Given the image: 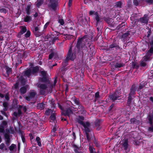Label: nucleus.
Here are the masks:
<instances>
[{"mask_svg": "<svg viewBox=\"0 0 153 153\" xmlns=\"http://www.w3.org/2000/svg\"><path fill=\"white\" fill-rule=\"evenodd\" d=\"M78 112L79 114H86V111L84 107L82 105H80L78 107Z\"/></svg>", "mask_w": 153, "mask_h": 153, "instance_id": "obj_13", "label": "nucleus"}, {"mask_svg": "<svg viewBox=\"0 0 153 153\" xmlns=\"http://www.w3.org/2000/svg\"><path fill=\"white\" fill-rule=\"evenodd\" d=\"M59 39L58 37H54V36H53L51 39L49 40V43L50 45H53L55 43L57 40H58Z\"/></svg>", "mask_w": 153, "mask_h": 153, "instance_id": "obj_25", "label": "nucleus"}, {"mask_svg": "<svg viewBox=\"0 0 153 153\" xmlns=\"http://www.w3.org/2000/svg\"><path fill=\"white\" fill-rule=\"evenodd\" d=\"M125 65V64L124 63L116 62L114 66L115 68H120L124 66Z\"/></svg>", "mask_w": 153, "mask_h": 153, "instance_id": "obj_34", "label": "nucleus"}, {"mask_svg": "<svg viewBox=\"0 0 153 153\" xmlns=\"http://www.w3.org/2000/svg\"><path fill=\"white\" fill-rule=\"evenodd\" d=\"M49 3L48 4V7L56 11L58 3L59 0H48Z\"/></svg>", "mask_w": 153, "mask_h": 153, "instance_id": "obj_7", "label": "nucleus"}, {"mask_svg": "<svg viewBox=\"0 0 153 153\" xmlns=\"http://www.w3.org/2000/svg\"><path fill=\"white\" fill-rule=\"evenodd\" d=\"M84 119V117L79 115L76 118V121L78 123L82 125L84 128L87 139L88 142H90L91 141V138L89 134L90 130L89 128L90 126V123L89 122L87 121L85 123L83 122Z\"/></svg>", "mask_w": 153, "mask_h": 153, "instance_id": "obj_1", "label": "nucleus"}, {"mask_svg": "<svg viewBox=\"0 0 153 153\" xmlns=\"http://www.w3.org/2000/svg\"><path fill=\"white\" fill-rule=\"evenodd\" d=\"M27 27L25 26H22V28L20 31L21 34L22 35L27 31Z\"/></svg>", "mask_w": 153, "mask_h": 153, "instance_id": "obj_42", "label": "nucleus"}, {"mask_svg": "<svg viewBox=\"0 0 153 153\" xmlns=\"http://www.w3.org/2000/svg\"><path fill=\"white\" fill-rule=\"evenodd\" d=\"M28 53L27 51H24L22 54V56L23 57L26 58L28 56Z\"/></svg>", "mask_w": 153, "mask_h": 153, "instance_id": "obj_60", "label": "nucleus"}, {"mask_svg": "<svg viewBox=\"0 0 153 153\" xmlns=\"http://www.w3.org/2000/svg\"><path fill=\"white\" fill-rule=\"evenodd\" d=\"M31 2H30L25 7V11L27 15H29L31 13V7L32 6Z\"/></svg>", "mask_w": 153, "mask_h": 153, "instance_id": "obj_15", "label": "nucleus"}, {"mask_svg": "<svg viewBox=\"0 0 153 153\" xmlns=\"http://www.w3.org/2000/svg\"><path fill=\"white\" fill-rule=\"evenodd\" d=\"M31 35V33L30 30H27L26 33L25 34V37L26 38H28Z\"/></svg>", "mask_w": 153, "mask_h": 153, "instance_id": "obj_59", "label": "nucleus"}, {"mask_svg": "<svg viewBox=\"0 0 153 153\" xmlns=\"http://www.w3.org/2000/svg\"><path fill=\"white\" fill-rule=\"evenodd\" d=\"M63 35L64 36V38L66 40H70L73 37V35L70 34H64Z\"/></svg>", "mask_w": 153, "mask_h": 153, "instance_id": "obj_43", "label": "nucleus"}, {"mask_svg": "<svg viewBox=\"0 0 153 153\" xmlns=\"http://www.w3.org/2000/svg\"><path fill=\"white\" fill-rule=\"evenodd\" d=\"M93 14L95 15V19L96 20V25L97 26L99 23L101 21V19L100 17V16L98 12H95L94 10H91L89 13V15L90 16H92Z\"/></svg>", "mask_w": 153, "mask_h": 153, "instance_id": "obj_6", "label": "nucleus"}, {"mask_svg": "<svg viewBox=\"0 0 153 153\" xmlns=\"http://www.w3.org/2000/svg\"><path fill=\"white\" fill-rule=\"evenodd\" d=\"M151 56H149V55L147 54V53H146V55L143 58V61L146 62L149 60L150 59Z\"/></svg>", "mask_w": 153, "mask_h": 153, "instance_id": "obj_37", "label": "nucleus"}, {"mask_svg": "<svg viewBox=\"0 0 153 153\" xmlns=\"http://www.w3.org/2000/svg\"><path fill=\"white\" fill-rule=\"evenodd\" d=\"M18 112L15 111L13 113V115L16 117H19L22 114L21 109L20 108H17Z\"/></svg>", "mask_w": 153, "mask_h": 153, "instance_id": "obj_29", "label": "nucleus"}, {"mask_svg": "<svg viewBox=\"0 0 153 153\" xmlns=\"http://www.w3.org/2000/svg\"><path fill=\"white\" fill-rule=\"evenodd\" d=\"M147 54L149 55V56H152L153 54V46H151L149 49L146 53Z\"/></svg>", "mask_w": 153, "mask_h": 153, "instance_id": "obj_40", "label": "nucleus"}, {"mask_svg": "<svg viewBox=\"0 0 153 153\" xmlns=\"http://www.w3.org/2000/svg\"><path fill=\"white\" fill-rule=\"evenodd\" d=\"M49 102L50 104V105L52 108L53 109L56 108L55 102L53 99H50L49 101Z\"/></svg>", "mask_w": 153, "mask_h": 153, "instance_id": "obj_28", "label": "nucleus"}, {"mask_svg": "<svg viewBox=\"0 0 153 153\" xmlns=\"http://www.w3.org/2000/svg\"><path fill=\"white\" fill-rule=\"evenodd\" d=\"M43 0H37L36 2V5L37 7L39 8L43 4Z\"/></svg>", "mask_w": 153, "mask_h": 153, "instance_id": "obj_36", "label": "nucleus"}, {"mask_svg": "<svg viewBox=\"0 0 153 153\" xmlns=\"http://www.w3.org/2000/svg\"><path fill=\"white\" fill-rule=\"evenodd\" d=\"M16 149V146L14 144H12L9 147V149L10 151H12L14 149Z\"/></svg>", "mask_w": 153, "mask_h": 153, "instance_id": "obj_50", "label": "nucleus"}, {"mask_svg": "<svg viewBox=\"0 0 153 153\" xmlns=\"http://www.w3.org/2000/svg\"><path fill=\"white\" fill-rule=\"evenodd\" d=\"M27 88L25 86L21 87L20 89V91L21 94H24L26 93Z\"/></svg>", "mask_w": 153, "mask_h": 153, "instance_id": "obj_33", "label": "nucleus"}, {"mask_svg": "<svg viewBox=\"0 0 153 153\" xmlns=\"http://www.w3.org/2000/svg\"><path fill=\"white\" fill-rule=\"evenodd\" d=\"M39 80L42 82L47 83L48 84H50V81L47 76H42V77H40Z\"/></svg>", "mask_w": 153, "mask_h": 153, "instance_id": "obj_16", "label": "nucleus"}, {"mask_svg": "<svg viewBox=\"0 0 153 153\" xmlns=\"http://www.w3.org/2000/svg\"><path fill=\"white\" fill-rule=\"evenodd\" d=\"M56 130V128L55 127H54L51 130L52 133H53V134H51V135L53 136H55L56 135L55 133Z\"/></svg>", "mask_w": 153, "mask_h": 153, "instance_id": "obj_51", "label": "nucleus"}, {"mask_svg": "<svg viewBox=\"0 0 153 153\" xmlns=\"http://www.w3.org/2000/svg\"><path fill=\"white\" fill-rule=\"evenodd\" d=\"M122 146L124 150H126L128 149V140L125 139L122 143Z\"/></svg>", "mask_w": 153, "mask_h": 153, "instance_id": "obj_21", "label": "nucleus"}, {"mask_svg": "<svg viewBox=\"0 0 153 153\" xmlns=\"http://www.w3.org/2000/svg\"><path fill=\"white\" fill-rule=\"evenodd\" d=\"M122 49V48L119 45V43L116 42V40L114 39L113 42L108 46L107 48L105 50L108 53H116L117 50Z\"/></svg>", "mask_w": 153, "mask_h": 153, "instance_id": "obj_2", "label": "nucleus"}, {"mask_svg": "<svg viewBox=\"0 0 153 153\" xmlns=\"http://www.w3.org/2000/svg\"><path fill=\"white\" fill-rule=\"evenodd\" d=\"M136 90V85L134 84H133L130 88V92L128 95L134 97Z\"/></svg>", "mask_w": 153, "mask_h": 153, "instance_id": "obj_11", "label": "nucleus"}, {"mask_svg": "<svg viewBox=\"0 0 153 153\" xmlns=\"http://www.w3.org/2000/svg\"><path fill=\"white\" fill-rule=\"evenodd\" d=\"M56 118L55 115L54 114H52L50 117L51 120L53 121H54L55 120H56Z\"/></svg>", "mask_w": 153, "mask_h": 153, "instance_id": "obj_57", "label": "nucleus"}, {"mask_svg": "<svg viewBox=\"0 0 153 153\" xmlns=\"http://www.w3.org/2000/svg\"><path fill=\"white\" fill-rule=\"evenodd\" d=\"M126 23H125V22H123L122 23L120 24L119 25L117 26V28L118 30H120L121 28L122 29L125 27V26L126 25Z\"/></svg>", "mask_w": 153, "mask_h": 153, "instance_id": "obj_39", "label": "nucleus"}, {"mask_svg": "<svg viewBox=\"0 0 153 153\" xmlns=\"http://www.w3.org/2000/svg\"><path fill=\"white\" fill-rule=\"evenodd\" d=\"M102 122L101 120H97L94 122V127L96 128V129L97 131H99L101 128V124Z\"/></svg>", "mask_w": 153, "mask_h": 153, "instance_id": "obj_12", "label": "nucleus"}, {"mask_svg": "<svg viewBox=\"0 0 153 153\" xmlns=\"http://www.w3.org/2000/svg\"><path fill=\"white\" fill-rule=\"evenodd\" d=\"M83 37L79 38L77 39V44L76 45V48H77L78 51H79L80 49L82 41L83 39Z\"/></svg>", "mask_w": 153, "mask_h": 153, "instance_id": "obj_19", "label": "nucleus"}, {"mask_svg": "<svg viewBox=\"0 0 153 153\" xmlns=\"http://www.w3.org/2000/svg\"><path fill=\"white\" fill-rule=\"evenodd\" d=\"M65 70L64 69H62L61 70V71L59 73V75L60 76V77L62 78L63 77V75L65 74Z\"/></svg>", "mask_w": 153, "mask_h": 153, "instance_id": "obj_54", "label": "nucleus"}, {"mask_svg": "<svg viewBox=\"0 0 153 153\" xmlns=\"http://www.w3.org/2000/svg\"><path fill=\"white\" fill-rule=\"evenodd\" d=\"M57 77H56V79L54 80V81H53V85H52V84H51V82H50V84H50V87L51 88H52L53 86H54L56 85V83L57 82Z\"/></svg>", "mask_w": 153, "mask_h": 153, "instance_id": "obj_56", "label": "nucleus"}, {"mask_svg": "<svg viewBox=\"0 0 153 153\" xmlns=\"http://www.w3.org/2000/svg\"><path fill=\"white\" fill-rule=\"evenodd\" d=\"M145 86V85L144 83H142V82L139 85V87L137 90V91H140Z\"/></svg>", "mask_w": 153, "mask_h": 153, "instance_id": "obj_48", "label": "nucleus"}, {"mask_svg": "<svg viewBox=\"0 0 153 153\" xmlns=\"http://www.w3.org/2000/svg\"><path fill=\"white\" fill-rule=\"evenodd\" d=\"M41 76H47V73L45 71H40Z\"/></svg>", "mask_w": 153, "mask_h": 153, "instance_id": "obj_52", "label": "nucleus"}, {"mask_svg": "<svg viewBox=\"0 0 153 153\" xmlns=\"http://www.w3.org/2000/svg\"><path fill=\"white\" fill-rule=\"evenodd\" d=\"M4 136L5 138L6 139L5 142L6 141H10V135L9 134H8V133L5 134H4Z\"/></svg>", "mask_w": 153, "mask_h": 153, "instance_id": "obj_47", "label": "nucleus"}, {"mask_svg": "<svg viewBox=\"0 0 153 153\" xmlns=\"http://www.w3.org/2000/svg\"><path fill=\"white\" fill-rule=\"evenodd\" d=\"M46 89H40L39 90V94L41 95H44L45 94L46 90Z\"/></svg>", "mask_w": 153, "mask_h": 153, "instance_id": "obj_58", "label": "nucleus"}, {"mask_svg": "<svg viewBox=\"0 0 153 153\" xmlns=\"http://www.w3.org/2000/svg\"><path fill=\"white\" fill-rule=\"evenodd\" d=\"M36 140L38 145L39 147H41L42 146L41 141L40 137H37Z\"/></svg>", "mask_w": 153, "mask_h": 153, "instance_id": "obj_46", "label": "nucleus"}, {"mask_svg": "<svg viewBox=\"0 0 153 153\" xmlns=\"http://www.w3.org/2000/svg\"><path fill=\"white\" fill-rule=\"evenodd\" d=\"M149 20V14H145L143 17H140L138 21L143 25L147 24Z\"/></svg>", "mask_w": 153, "mask_h": 153, "instance_id": "obj_8", "label": "nucleus"}, {"mask_svg": "<svg viewBox=\"0 0 153 153\" xmlns=\"http://www.w3.org/2000/svg\"><path fill=\"white\" fill-rule=\"evenodd\" d=\"M32 74L31 69L30 68H29L24 72V74L27 77H30Z\"/></svg>", "mask_w": 153, "mask_h": 153, "instance_id": "obj_22", "label": "nucleus"}, {"mask_svg": "<svg viewBox=\"0 0 153 153\" xmlns=\"http://www.w3.org/2000/svg\"><path fill=\"white\" fill-rule=\"evenodd\" d=\"M19 132L20 135L21 137H22V136H24L25 135L24 132L20 129H19Z\"/></svg>", "mask_w": 153, "mask_h": 153, "instance_id": "obj_62", "label": "nucleus"}, {"mask_svg": "<svg viewBox=\"0 0 153 153\" xmlns=\"http://www.w3.org/2000/svg\"><path fill=\"white\" fill-rule=\"evenodd\" d=\"M40 66H36L33 67L31 71L32 72V74L33 75H36V74L39 70Z\"/></svg>", "mask_w": 153, "mask_h": 153, "instance_id": "obj_18", "label": "nucleus"}, {"mask_svg": "<svg viewBox=\"0 0 153 153\" xmlns=\"http://www.w3.org/2000/svg\"><path fill=\"white\" fill-rule=\"evenodd\" d=\"M133 96H131L128 95V100L127 101L126 105L130 108L131 107V102L132 100L133 99Z\"/></svg>", "mask_w": 153, "mask_h": 153, "instance_id": "obj_20", "label": "nucleus"}, {"mask_svg": "<svg viewBox=\"0 0 153 153\" xmlns=\"http://www.w3.org/2000/svg\"><path fill=\"white\" fill-rule=\"evenodd\" d=\"M18 101L17 100H14L12 104V108L14 109L17 108L18 107Z\"/></svg>", "mask_w": 153, "mask_h": 153, "instance_id": "obj_38", "label": "nucleus"}, {"mask_svg": "<svg viewBox=\"0 0 153 153\" xmlns=\"http://www.w3.org/2000/svg\"><path fill=\"white\" fill-rule=\"evenodd\" d=\"M122 2L121 1H119L115 3V6L117 7H122Z\"/></svg>", "mask_w": 153, "mask_h": 153, "instance_id": "obj_49", "label": "nucleus"}, {"mask_svg": "<svg viewBox=\"0 0 153 153\" xmlns=\"http://www.w3.org/2000/svg\"><path fill=\"white\" fill-rule=\"evenodd\" d=\"M88 149L89 152V153H99V151L97 152H96L95 149L91 146L90 144H89Z\"/></svg>", "mask_w": 153, "mask_h": 153, "instance_id": "obj_26", "label": "nucleus"}, {"mask_svg": "<svg viewBox=\"0 0 153 153\" xmlns=\"http://www.w3.org/2000/svg\"><path fill=\"white\" fill-rule=\"evenodd\" d=\"M32 20V17L29 15H26L23 19V21L26 22H30Z\"/></svg>", "mask_w": 153, "mask_h": 153, "instance_id": "obj_24", "label": "nucleus"}, {"mask_svg": "<svg viewBox=\"0 0 153 153\" xmlns=\"http://www.w3.org/2000/svg\"><path fill=\"white\" fill-rule=\"evenodd\" d=\"M130 124H139L140 123V121L135 118H131L130 120Z\"/></svg>", "mask_w": 153, "mask_h": 153, "instance_id": "obj_27", "label": "nucleus"}, {"mask_svg": "<svg viewBox=\"0 0 153 153\" xmlns=\"http://www.w3.org/2000/svg\"><path fill=\"white\" fill-rule=\"evenodd\" d=\"M89 48L88 50V55L90 57H92L96 53L94 46L93 45H90L89 46Z\"/></svg>", "mask_w": 153, "mask_h": 153, "instance_id": "obj_9", "label": "nucleus"}, {"mask_svg": "<svg viewBox=\"0 0 153 153\" xmlns=\"http://www.w3.org/2000/svg\"><path fill=\"white\" fill-rule=\"evenodd\" d=\"M46 103V102H45V103L42 102L41 103L38 104L37 106L38 108L40 110H43L45 107Z\"/></svg>", "mask_w": 153, "mask_h": 153, "instance_id": "obj_30", "label": "nucleus"}, {"mask_svg": "<svg viewBox=\"0 0 153 153\" xmlns=\"http://www.w3.org/2000/svg\"><path fill=\"white\" fill-rule=\"evenodd\" d=\"M93 142L94 144L95 145V146L98 148L100 147V143L99 142V141L98 140H96L95 138H94V140H93Z\"/></svg>", "mask_w": 153, "mask_h": 153, "instance_id": "obj_45", "label": "nucleus"}, {"mask_svg": "<svg viewBox=\"0 0 153 153\" xmlns=\"http://www.w3.org/2000/svg\"><path fill=\"white\" fill-rule=\"evenodd\" d=\"M53 33H48L45 36V39H46L47 40H48L49 39H51L52 36H54V35L53 34Z\"/></svg>", "mask_w": 153, "mask_h": 153, "instance_id": "obj_44", "label": "nucleus"}, {"mask_svg": "<svg viewBox=\"0 0 153 153\" xmlns=\"http://www.w3.org/2000/svg\"><path fill=\"white\" fill-rule=\"evenodd\" d=\"M21 83L22 85H24L26 83V80L24 78H22L21 80Z\"/></svg>", "mask_w": 153, "mask_h": 153, "instance_id": "obj_63", "label": "nucleus"}, {"mask_svg": "<svg viewBox=\"0 0 153 153\" xmlns=\"http://www.w3.org/2000/svg\"><path fill=\"white\" fill-rule=\"evenodd\" d=\"M144 61H141L140 63V66L142 67H145L146 65V63L144 62Z\"/></svg>", "mask_w": 153, "mask_h": 153, "instance_id": "obj_61", "label": "nucleus"}, {"mask_svg": "<svg viewBox=\"0 0 153 153\" xmlns=\"http://www.w3.org/2000/svg\"><path fill=\"white\" fill-rule=\"evenodd\" d=\"M58 22L62 25H63L64 24V20L63 19H59L58 20Z\"/></svg>", "mask_w": 153, "mask_h": 153, "instance_id": "obj_64", "label": "nucleus"}, {"mask_svg": "<svg viewBox=\"0 0 153 153\" xmlns=\"http://www.w3.org/2000/svg\"><path fill=\"white\" fill-rule=\"evenodd\" d=\"M105 21L108 24L109 26L111 27H114L115 26V23L113 19L111 18H106Z\"/></svg>", "mask_w": 153, "mask_h": 153, "instance_id": "obj_14", "label": "nucleus"}, {"mask_svg": "<svg viewBox=\"0 0 153 153\" xmlns=\"http://www.w3.org/2000/svg\"><path fill=\"white\" fill-rule=\"evenodd\" d=\"M71 100L74 102L75 104L78 106L82 105L80 103L79 99L78 98H76L74 96H73L71 98Z\"/></svg>", "mask_w": 153, "mask_h": 153, "instance_id": "obj_23", "label": "nucleus"}, {"mask_svg": "<svg viewBox=\"0 0 153 153\" xmlns=\"http://www.w3.org/2000/svg\"><path fill=\"white\" fill-rule=\"evenodd\" d=\"M6 74L9 76V75L12 73V68H10L7 66L6 67Z\"/></svg>", "mask_w": 153, "mask_h": 153, "instance_id": "obj_35", "label": "nucleus"}, {"mask_svg": "<svg viewBox=\"0 0 153 153\" xmlns=\"http://www.w3.org/2000/svg\"><path fill=\"white\" fill-rule=\"evenodd\" d=\"M73 113L72 109L70 107H69L64 110L61 114L66 117H70Z\"/></svg>", "mask_w": 153, "mask_h": 153, "instance_id": "obj_10", "label": "nucleus"}, {"mask_svg": "<svg viewBox=\"0 0 153 153\" xmlns=\"http://www.w3.org/2000/svg\"><path fill=\"white\" fill-rule=\"evenodd\" d=\"M147 123L150 126L148 129V131L153 132V109L152 112L149 114L148 116Z\"/></svg>", "mask_w": 153, "mask_h": 153, "instance_id": "obj_4", "label": "nucleus"}, {"mask_svg": "<svg viewBox=\"0 0 153 153\" xmlns=\"http://www.w3.org/2000/svg\"><path fill=\"white\" fill-rule=\"evenodd\" d=\"M121 96V93L118 90H117L113 94L108 96V99L111 100L113 102H114L117 100L120 99L119 98Z\"/></svg>", "mask_w": 153, "mask_h": 153, "instance_id": "obj_5", "label": "nucleus"}, {"mask_svg": "<svg viewBox=\"0 0 153 153\" xmlns=\"http://www.w3.org/2000/svg\"><path fill=\"white\" fill-rule=\"evenodd\" d=\"M72 46H71L69 48L66 58L63 61L65 63H67L69 60L74 61L76 58V51L72 52Z\"/></svg>", "mask_w": 153, "mask_h": 153, "instance_id": "obj_3", "label": "nucleus"}, {"mask_svg": "<svg viewBox=\"0 0 153 153\" xmlns=\"http://www.w3.org/2000/svg\"><path fill=\"white\" fill-rule=\"evenodd\" d=\"M97 30L98 32L97 35V36H98L99 37L101 35L102 33V32L101 31V27H100L99 28V27H97Z\"/></svg>", "mask_w": 153, "mask_h": 153, "instance_id": "obj_55", "label": "nucleus"}, {"mask_svg": "<svg viewBox=\"0 0 153 153\" xmlns=\"http://www.w3.org/2000/svg\"><path fill=\"white\" fill-rule=\"evenodd\" d=\"M36 94V92H31L30 93L28 96L26 97V99L28 101H30L32 99L35 97Z\"/></svg>", "mask_w": 153, "mask_h": 153, "instance_id": "obj_17", "label": "nucleus"}, {"mask_svg": "<svg viewBox=\"0 0 153 153\" xmlns=\"http://www.w3.org/2000/svg\"><path fill=\"white\" fill-rule=\"evenodd\" d=\"M129 32H126L122 35V38L125 39L129 35Z\"/></svg>", "mask_w": 153, "mask_h": 153, "instance_id": "obj_53", "label": "nucleus"}, {"mask_svg": "<svg viewBox=\"0 0 153 153\" xmlns=\"http://www.w3.org/2000/svg\"><path fill=\"white\" fill-rule=\"evenodd\" d=\"M37 87L40 89H46L48 88L47 85L44 84H39L38 85Z\"/></svg>", "mask_w": 153, "mask_h": 153, "instance_id": "obj_32", "label": "nucleus"}, {"mask_svg": "<svg viewBox=\"0 0 153 153\" xmlns=\"http://www.w3.org/2000/svg\"><path fill=\"white\" fill-rule=\"evenodd\" d=\"M72 147L74 148V151L75 153H82L81 152H79L78 151L79 148L75 144L72 145Z\"/></svg>", "mask_w": 153, "mask_h": 153, "instance_id": "obj_31", "label": "nucleus"}, {"mask_svg": "<svg viewBox=\"0 0 153 153\" xmlns=\"http://www.w3.org/2000/svg\"><path fill=\"white\" fill-rule=\"evenodd\" d=\"M131 67L134 68H136L137 69L139 67V66L137 64V63L135 62H132L131 63Z\"/></svg>", "mask_w": 153, "mask_h": 153, "instance_id": "obj_41", "label": "nucleus"}]
</instances>
